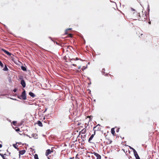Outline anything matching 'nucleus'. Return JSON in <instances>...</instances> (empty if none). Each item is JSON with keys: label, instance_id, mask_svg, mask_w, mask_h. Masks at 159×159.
<instances>
[{"label": "nucleus", "instance_id": "2f4dec72", "mask_svg": "<svg viewBox=\"0 0 159 159\" xmlns=\"http://www.w3.org/2000/svg\"><path fill=\"white\" fill-rule=\"evenodd\" d=\"M13 91L14 92H16L17 91V89H14V90H13Z\"/></svg>", "mask_w": 159, "mask_h": 159}, {"label": "nucleus", "instance_id": "a211bd4d", "mask_svg": "<svg viewBox=\"0 0 159 159\" xmlns=\"http://www.w3.org/2000/svg\"><path fill=\"white\" fill-rule=\"evenodd\" d=\"M37 135L36 134H32V137H34L35 139H36L37 138Z\"/></svg>", "mask_w": 159, "mask_h": 159}, {"label": "nucleus", "instance_id": "4468645a", "mask_svg": "<svg viewBox=\"0 0 159 159\" xmlns=\"http://www.w3.org/2000/svg\"><path fill=\"white\" fill-rule=\"evenodd\" d=\"M29 94V95L31 97L34 98L35 97V95L34 94L31 92H30Z\"/></svg>", "mask_w": 159, "mask_h": 159}, {"label": "nucleus", "instance_id": "bb28decb", "mask_svg": "<svg viewBox=\"0 0 159 159\" xmlns=\"http://www.w3.org/2000/svg\"><path fill=\"white\" fill-rule=\"evenodd\" d=\"M13 146L14 147V148L16 149H17V150H18V148L16 146V144H13Z\"/></svg>", "mask_w": 159, "mask_h": 159}, {"label": "nucleus", "instance_id": "473e14b6", "mask_svg": "<svg viewBox=\"0 0 159 159\" xmlns=\"http://www.w3.org/2000/svg\"><path fill=\"white\" fill-rule=\"evenodd\" d=\"M119 131V128H118L116 130V132H118Z\"/></svg>", "mask_w": 159, "mask_h": 159}, {"label": "nucleus", "instance_id": "ea45409f", "mask_svg": "<svg viewBox=\"0 0 159 159\" xmlns=\"http://www.w3.org/2000/svg\"><path fill=\"white\" fill-rule=\"evenodd\" d=\"M112 142V141H111V140L110 141L109 144L111 143Z\"/></svg>", "mask_w": 159, "mask_h": 159}, {"label": "nucleus", "instance_id": "bf43d9fd", "mask_svg": "<svg viewBox=\"0 0 159 159\" xmlns=\"http://www.w3.org/2000/svg\"><path fill=\"white\" fill-rule=\"evenodd\" d=\"M107 75V74H106V75Z\"/></svg>", "mask_w": 159, "mask_h": 159}, {"label": "nucleus", "instance_id": "052dcab7", "mask_svg": "<svg viewBox=\"0 0 159 159\" xmlns=\"http://www.w3.org/2000/svg\"><path fill=\"white\" fill-rule=\"evenodd\" d=\"M89 80H90V78H89Z\"/></svg>", "mask_w": 159, "mask_h": 159}, {"label": "nucleus", "instance_id": "f3484780", "mask_svg": "<svg viewBox=\"0 0 159 159\" xmlns=\"http://www.w3.org/2000/svg\"><path fill=\"white\" fill-rule=\"evenodd\" d=\"M134 155L136 159H140L137 153H135V154Z\"/></svg>", "mask_w": 159, "mask_h": 159}, {"label": "nucleus", "instance_id": "a878e982", "mask_svg": "<svg viewBox=\"0 0 159 159\" xmlns=\"http://www.w3.org/2000/svg\"><path fill=\"white\" fill-rule=\"evenodd\" d=\"M87 68V66H86L85 67L84 66H83L82 67V70H85L86 68Z\"/></svg>", "mask_w": 159, "mask_h": 159}, {"label": "nucleus", "instance_id": "c03bdc74", "mask_svg": "<svg viewBox=\"0 0 159 159\" xmlns=\"http://www.w3.org/2000/svg\"><path fill=\"white\" fill-rule=\"evenodd\" d=\"M28 137H29L30 138H32V137H30V136H29V135L28 136Z\"/></svg>", "mask_w": 159, "mask_h": 159}, {"label": "nucleus", "instance_id": "5701e85b", "mask_svg": "<svg viewBox=\"0 0 159 159\" xmlns=\"http://www.w3.org/2000/svg\"><path fill=\"white\" fill-rule=\"evenodd\" d=\"M15 130L17 132H18L20 131V128L17 127H16L15 128Z\"/></svg>", "mask_w": 159, "mask_h": 159}, {"label": "nucleus", "instance_id": "f257e3e1", "mask_svg": "<svg viewBox=\"0 0 159 159\" xmlns=\"http://www.w3.org/2000/svg\"><path fill=\"white\" fill-rule=\"evenodd\" d=\"M137 15L138 16V19L139 20L145 21L146 20V16L145 14H143L141 18L140 13H138Z\"/></svg>", "mask_w": 159, "mask_h": 159}, {"label": "nucleus", "instance_id": "4be33fe9", "mask_svg": "<svg viewBox=\"0 0 159 159\" xmlns=\"http://www.w3.org/2000/svg\"><path fill=\"white\" fill-rule=\"evenodd\" d=\"M34 159H39L38 155L37 154H35L34 155Z\"/></svg>", "mask_w": 159, "mask_h": 159}, {"label": "nucleus", "instance_id": "c85d7f7f", "mask_svg": "<svg viewBox=\"0 0 159 159\" xmlns=\"http://www.w3.org/2000/svg\"><path fill=\"white\" fill-rule=\"evenodd\" d=\"M1 156L2 157L3 159H6L4 156V155L3 154H2V155H1Z\"/></svg>", "mask_w": 159, "mask_h": 159}, {"label": "nucleus", "instance_id": "0eeeda50", "mask_svg": "<svg viewBox=\"0 0 159 159\" xmlns=\"http://www.w3.org/2000/svg\"><path fill=\"white\" fill-rule=\"evenodd\" d=\"M26 151L25 150H22L19 151V157L20 158V155H23L25 152Z\"/></svg>", "mask_w": 159, "mask_h": 159}, {"label": "nucleus", "instance_id": "864d4df0", "mask_svg": "<svg viewBox=\"0 0 159 159\" xmlns=\"http://www.w3.org/2000/svg\"><path fill=\"white\" fill-rule=\"evenodd\" d=\"M26 135L27 136H28V134H26Z\"/></svg>", "mask_w": 159, "mask_h": 159}, {"label": "nucleus", "instance_id": "a18cd8bd", "mask_svg": "<svg viewBox=\"0 0 159 159\" xmlns=\"http://www.w3.org/2000/svg\"><path fill=\"white\" fill-rule=\"evenodd\" d=\"M13 100H17L16 99H13Z\"/></svg>", "mask_w": 159, "mask_h": 159}, {"label": "nucleus", "instance_id": "1a4fd4ad", "mask_svg": "<svg viewBox=\"0 0 159 159\" xmlns=\"http://www.w3.org/2000/svg\"><path fill=\"white\" fill-rule=\"evenodd\" d=\"M80 60L81 61H84V60H83L81 59L80 58H79L78 57H76L75 59L74 58H72V59H70L69 60L70 61V62L71 63H72V61L73 60Z\"/></svg>", "mask_w": 159, "mask_h": 159}, {"label": "nucleus", "instance_id": "ddd939ff", "mask_svg": "<svg viewBox=\"0 0 159 159\" xmlns=\"http://www.w3.org/2000/svg\"><path fill=\"white\" fill-rule=\"evenodd\" d=\"M49 38H50L51 40L53 41V42L54 43H56L57 44V45H59V46H61V47H62V45L61 44H60L59 43H58V42H55V41H54V40H52V39L50 37H49Z\"/></svg>", "mask_w": 159, "mask_h": 159}, {"label": "nucleus", "instance_id": "6e6552de", "mask_svg": "<svg viewBox=\"0 0 159 159\" xmlns=\"http://www.w3.org/2000/svg\"><path fill=\"white\" fill-rule=\"evenodd\" d=\"M52 152V151H51L50 149H48L46 151L45 153V155H46V156H47L48 155L51 154V152Z\"/></svg>", "mask_w": 159, "mask_h": 159}, {"label": "nucleus", "instance_id": "49530a36", "mask_svg": "<svg viewBox=\"0 0 159 159\" xmlns=\"http://www.w3.org/2000/svg\"><path fill=\"white\" fill-rule=\"evenodd\" d=\"M81 138L82 139V138H83V136L82 135H81Z\"/></svg>", "mask_w": 159, "mask_h": 159}, {"label": "nucleus", "instance_id": "58836bf2", "mask_svg": "<svg viewBox=\"0 0 159 159\" xmlns=\"http://www.w3.org/2000/svg\"><path fill=\"white\" fill-rule=\"evenodd\" d=\"M85 137H86V135H84V136L83 137V139H84V138H85Z\"/></svg>", "mask_w": 159, "mask_h": 159}, {"label": "nucleus", "instance_id": "37998d69", "mask_svg": "<svg viewBox=\"0 0 159 159\" xmlns=\"http://www.w3.org/2000/svg\"><path fill=\"white\" fill-rule=\"evenodd\" d=\"M148 23H149V24H151V21H149V22H148Z\"/></svg>", "mask_w": 159, "mask_h": 159}, {"label": "nucleus", "instance_id": "a19ab883", "mask_svg": "<svg viewBox=\"0 0 159 159\" xmlns=\"http://www.w3.org/2000/svg\"><path fill=\"white\" fill-rule=\"evenodd\" d=\"M2 145L1 144H0V148H2Z\"/></svg>", "mask_w": 159, "mask_h": 159}, {"label": "nucleus", "instance_id": "f03ea898", "mask_svg": "<svg viewBox=\"0 0 159 159\" xmlns=\"http://www.w3.org/2000/svg\"><path fill=\"white\" fill-rule=\"evenodd\" d=\"M23 91L20 97L23 100H25L26 99V94L25 93V91L24 89H23Z\"/></svg>", "mask_w": 159, "mask_h": 159}, {"label": "nucleus", "instance_id": "3c124183", "mask_svg": "<svg viewBox=\"0 0 159 159\" xmlns=\"http://www.w3.org/2000/svg\"><path fill=\"white\" fill-rule=\"evenodd\" d=\"M70 36H72V34H70Z\"/></svg>", "mask_w": 159, "mask_h": 159}, {"label": "nucleus", "instance_id": "aec40b11", "mask_svg": "<svg viewBox=\"0 0 159 159\" xmlns=\"http://www.w3.org/2000/svg\"><path fill=\"white\" fill-rule=\"evenodd\" d=\"M8 70V68H7V66L5 65V67L3 69V70L4 71H7Z\"/></svg>", "mask_w": 159, "mask_h": 159}, {"label": "nucleus", "instance_id": "4d7b16f0", "mask_svg": "<svg viewBox=\"0 0 159 159\" xmlns=\"http://www.w3.org/2000/svg\"><path fill=\"white\" fill-rule=\"evenodd\" d=\"M94 102H95V101H96V100H95V99L94 100Z\"/></svg>", "mask_w": 159, "mask_h": 159}, {"label": "nucleus", "instance_id": "5fc2aeb1", "mask_svg": "<svg viewBox=\"0 0 159 159\" xmlns=\"http://www.w3.org/2000/svg\"><path fill=\"white\" fill-rule=\"evenodd\" d=\"M2 153H0V155L1 156V155H2Z\"/></svg>", "mask_w": 159, "mask_h": 159}, {"label": "nucleus", "instance_id": "4c0bfd02", "mask_svg": "<svg viewBox=\"0 0 159 159\" xmlns=\"http://www.w3.org/2000/svg\"><path fill=\"white\" fill-rule=\"evenodd\" d=\"M111 2L114 3H115V4L116 5V2H115L111 1Z\"/></svg>", "mask_w": 159, "mask_h": 159}, {"label": "nucleus", "instance_id": "de8ad7c7", "mask_svg": "<svg viewBox=\"0 0 159 159\" xmlns=\"http://www.w3.org/2000/svg\"><path fill=\"white\" fill-rule=\"evenodd\" d=\"M91 84V82H90V83H89V84L90 85Z\"/></svg>", "mask_w": 159, "mask_h": 159}, {"label": "nucleus", "instance_id": "f704fd0d", "mask_svg": "<svg viewBox=\"0 0 159 159\" xmlns=\"http://www.w3.org/2000/svg\"><path fill=\"white\" fill-rule=\"evenodd\" d=\"M131 9L133 11H135V10L134 9L132 8H131Z\"/></svg>", "mask_w": 159, "mask_h": 159}, {"label": "nucleus", "instance_id": "dca6fc26", "mask_svg": "<svg viewBox=\"0 0 159 159\" xmlns=\"http://www.w3.org/2000/svg\"><path fill=\"white\" fill-rule=\"evenodd\" d=\"M111 133L112 134L113 136H114L115 134V130H114V128H111Z\"/></svg>", "mask_w": 159, "mask_h": 159}, {"label": "nucleus", "instance_id": "c9c22d12", "mask_svg": "<svg viewBox=\"0 0 159 159\" xmlns=\"http://www.w3.org/2000/svg\"><path fill=\"white\" fill-rule=\"evenodd\" d=\"M72 65L74 66H76V65L74 64H72Z\"/></svg>", "mask_w": 159, "mask_h": 159}, {"label": "nucleus", "instance_id": "603ef678", "mask_svg": "<svg viewBox=\"0 0 159 159\" xmlns=\"http://www.w3.org/2000/svg\"><path fill=\"white\" fill-rule=\"evenodd\" d=\"M10 154H11V153L9 152V155H10Z\"/></svg>", "mask_w": 159, "mask_h": 159}, {"label": "nucleus", "instance_id": "412c9836", "mask_svg": "<svg viewBox=\"0 0 159 159\" xmlns=\"http://www.w3.org/2000/svg\"><path fill=\"white\" fill-rule=\"evenodd\" d=\"M71 29H71V28H69V29H66V30H65V34H68V33H67V31L68 30H71Z\"/></svg>", "mask_w": 159, "mask_h": 159}, {"label": "nucleus", "instance_id": "09e8293b", "mask_svg": "<svg viewBox=\"0 0 159 159\" xmlns=\"http://www.w3.org/2000/svg\"><path fill=\"white\" fill-rule=\"evenodd\" d=\"M84 139H82V141H84Z\"/></svg>", "mask_w": 159, "mask_h": 159}, {"label": "nucleus", "instance_id": "393cba45", "mask_svg": "<svg viewBox=\"0 0 159 159\" xmlns=\"http://www.w3.org/2000/svg\"><path fill=\"white\" fill-rule=\"evenodd\" d=\"M16 123H17L16 121H13L12 122V123L13 125H16Z\"/></svg>", "mask_w": 159, "mask_h": 159}, {"label": "nucleus", "instance_id": "e433bc0d", "mask_svg": "<svg viewBox=\"0 0 159 159\" xmlns=\"http://www.w3.org/2000/svg\"><path fill=\"white\" fill-rule=\"evenodd\" d=\"M81 67V66H80L78 67V68L79 69H80Z\"/></svg>", "mask_w": 159, "mask_h": 159}, {"label": "nucleus", "instance_id": "72a5a7b5", "mask_svg": "<svg viewBox=\"0 0 159 159\" xmlns=\"http://www.w3.org/2000/svg\"><path fill=\"white\" fill-rule=\"evenodd\" d=\"M47 108H45V110L43 112V113H44L47 110Z\"/></svg>", "mask_w": 159, "mask_h": 159}, {"label": "nucleus", "instance_id": "7ed1b4c3", "mask_svg": "<svg viewBox=\"0 0 159 159\" xmlns=\"http://www.w3.org/2000/svg\"><path fill=\"white\" fill-rule=\"evenodd\" d=\"M92 154H93L95 156L97 157V159H101V156L98 153L95 152H93L91 153Z\"/></svg>", "mask_w": 159, "mask_h": 159}, {"label": "nucleus", "instance_id": "39448f33", "mask_svg": "<svg viewBox=\"0 0 159 159\" xmlns=\"http://www.w3.org/2000/svg\"><path fill=\"white\" fill-rule=\"evenodd\" d=\"M95 130H94V134H92L89 139L88 142L89 143H92V142H90V141L93 138L94 135H95Z\"/></svg>", "mask_w": 159, "mask_h": 159}, {"label": "nucleus", "instance_id": "423d86ee", "mask_svg": "<svg viewBox=\"0 0 159 159\" xmlns=\"http://www.w3.org/2000/svg\"><path fill=\"white\" fill-rule=\"evenodd\" d=\"M20 84L23 88H24L26 86V84L25 80H21Z\"/></svg>", "mask_w": 159, "mask_h": 159}, {"label": "nucleus", "instance_id": "8fccbe9b", "mask_svg": "<svg viewBox=\"0 0 159 159\" xmlns=\"http://www.w3.org/2000/svg\"><path fill=\"white\" fill-rule=\"evenodd\" d=\"M4 155H7L6 154H5V153L4 154Z\"/></svg>", "mask_w": 159, "mask_h": 159}, {"label": "nucleus", "instance_id": "79ce46f5", "mask_svg": "<svg viewBox=\"0 0 159 159\" xmlns=\"http://www.w3.org/2000/svg\"><path fill=\"white\" fill-rule=\"evenodd\" d=\"M18 98H19L20 99H22L21 98H20V96H18Z\"/></svg>", "mask_w": 159, "mask_h": 159}, {"label": "nucleus", "instance_id": "13d9d810", "mask_svg": "<svg viewBox=\"0 0 159 159\" xmlns=\"http://www.w3.org/2000/svg\"><path fill=\"white\" fill-rule=\"evenodd\" d=\"M48 159H51L49 158L48 157Z\"/></svg>", "mask_w": 159, "mask_h": 159}, {"label": "nucleus", "instance_id": "c756f323", "mask_svg": "<svg viewBox=\"0 0 159 159\" xmlns=\"http://www.w3.org/2000/svg\"><path fill=\"white\" fill-rule=\"evenodd\" d=\"M103 71H105V68H103L102 69V73L103 74V75L105 73V72L103 71Z\"/></svg>", "mask_w": 159, "mask_h": 159}, {"label": "nucleus", "instance_id": "7c9ffc66", "mask_svg": "<svg viewBox=\"0 0 159 159\" xmlns=\"http://www.w3.org/2000/svg\"><path fill=\"white\" fill-rule=\"evenodd\" d=\"M149 5L148 4V12H149V11H150V9H149Z\"/></svg>", "mask_w": 159, "mask_h": 159}, {"label": "nucleus", "instance_id": "b1692460", "mask_svg": "<svg viewBox=\"0 0 159 159\" xmlns=\"http://www.w3.org/2000/svg\"><path fill=\"white\" fill-rule=\"evenodd\" d=\"M0 66L2 67H3L4 66L3 63L1 61H0Z\"/></svg>", "mask_w": 159, "mask_h": 159}, {"label": "nucleus", "instance_id": "6ab92c4d", "mask_svg": "<svg viewBox=\"0 0 159 159\" xmlns=\"http://www.w3.org/2000/svg\"><path fill=\"white\" fill-rule=\"evenodd\" d=\"M81 133L82 134H84L86 132V129H84L81 131Z\"/></svg>", "mask_w": 159, "mask_h": 159}, {"label": "nucleus", "instance_id": "2eb2a0df", "mask_svg": "<svg viewBox=\"0 0 159 159\" xmlns=\"http://www.w3.org/2000/svg\"><path fill=\"white\" fill-rule=\"evenodd\" d=\"M21 68L22 70L24 71H26L27 70V68L26 66H22L21 67Z\"/></svg>", "mask_w": 159, "mask_h": 159}, {"label": "nucleus", "instance_id": "9b49d317", "mask_svg": "<svg viewBox=\"0 0 159 159\" xmlns=\"http://www.w3.org/2000/svg\"><path fill=\"white\" fill-rule=\"evenodd\" d=\"M128 146L129 147V148L130 149H131L133 150L134 154H135V153H137L136 151L135 150V149L134 148H133L132 147H131L130 146Z\"/></svg>", "mask_w": 159, "mask_h": 159}, {"label": "nucleus", "instance_id": "20e7f679", "mask_svg": "<svg viewBox=\"0 0 159 159\" xmlns=\"http://www.w3.org/2000/svg\"><path fill=\"white\" fill-rule=\"evenodd\" d=\"M2 50L6 54H7V55L8 56H11V55H12V54L10 52H9L8 51H7L5 49H2Z\"/></svg>", "mask_w": 159, "mask_h": 159}, {"label": "nucleus", "instance_id": "9d476101", "mask_svg": "<svg viewBox=\"0 0 159 159\" xmlns=\"http://www.w3.org/2000/svg\"><path fill=\"white\" fill-rule=\"evenodd\" d=\"M100 125L99 124H98L97 126H95L93 127V129H96L94 130L97 131L99 129H100Z\"/></svg>", "mask_w": 159, "mask_h": 159}, {"label": "nucleus", "instance_id": "cd10ccee", "mask_svg": "<svg viewBox=\"0 0 159 159\" xmlns=\"http://www.w3.org/2000/svg\"><path fill=\"white\" fill-rule=\"evenodd\" d=\"M19 79H20V80H23V77L22 76V75H20L19 76Z\"/></svg>", "mask_w": 159, "mask_h": 159}, {"label": "nucleus", "instance_id": "6e6d98bb", "mask_svg": "<svg viewBox=\"0 0 159 159\" xmlns=\"http://www.w3.org/2000/svg\"><path fill=\"white\" fill-rule=\"evenodd\" d=\"M78 155V154H77L76 155V158L77 157V156Z\"/></svg>", "mask_w": 159, "mask_h": 159}, {"label": "nucleus", "instance_id": "f8f14e48", "mask_svg": "<svg viewBox=\"0 0 159 159\" xmlns=\"http://www.w3.org/2000/svg\"><path fill=\"white\" fill-rule=\"evenodd\" d=\"M37 124L40 127H42L43 125L41 122L40 120H38L37 123Z\"/></svg>", "mask_w": 159, "mask_h": 159}, {"label": "nucleus", "instance_id": "680f3d73", "mask_svg": "<svg viewBox=\"0 0 159 159\" xmlns=\"http://www.w3.org/2000/svg\"><path fill=\"white\" fill-rule=\"evenodd\" d=\"M80 159L79 158V159Z\"/></svg>", "mask_w": 159, "mask_h": 159}]
</instances>
